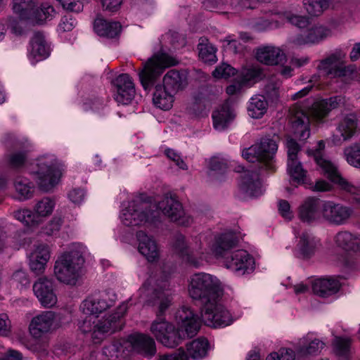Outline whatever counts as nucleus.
I'll use <instances>...</instances> for the list:
<instances>
[{
	"label": "nucleus",
	"mask_w": 360,
	"mask_h": 360,
	"mask_svg": "<svg viewBox=\"0 0 360 360\" xmlns=\"http://www.w3.org/2000/svg\"><path fill=\"white\" fill-rule=\"evenodd\" d=\"M139 302L149 305H158L157 317L150 326V332L165 347L174 348L181 342L179 331L167 321L163 313L172 303V293L166 281L161 284L150 277L138 290Z\"/></svg>",
	"instance_id": "obj_1"
},
{
	"label": "nucleus",
	"mask_w": 360,
	"mask_h": 360,
	"mask_svg": "<svg viewBox=\"0 0 360 360\" xmlns=\"http://www.w3.org/2000/svg\"><path fill=\"white\" fill-rule=\"evenodd\" d=\"M340 101V98L337 96L317 101L308 112L297 106L292 108L290 110V122L294 134L300 140L307 139L310 135L309 115L314 120L321 121L339 106Z\"/></svg>",
	"instance_id": "obj_2"
},
{
	"label": "nucleus",
	"mask_w": 360,
	"mask_h": 360,
	"mask_svg": "<svg viewBox=\"0 0 360 360\" xmlns=\"http://www.w3.org/2000/svg\"><path fill=\"white\" fill-rule=\"evenodd\" d=\"M86 248L74 244L71 249L61 255L55 262L54 274L61 283L75 285L80 277L84 264Z\"/></svg>",
	"instance_id": "obj_3"
},
{
	"label": "nucleus",
	"mask_w": 360,
	"mask_h": 360,
	"mask_svg": "<svg viewBox=\"0 0 360 360\" xmlns=\"http://www.w3.org/2000/svg\"><path fill=\"white\" fill-rule=\"evenodd\" d=\"M188 292L191 299L200 302L203 307L210 302L219 300L222 295V288L216 276L200 272L191 276Z\"/></svg>",
	"instance_id": "obj_4"
},
{
	"label": "nucleus",
	"mask_w": 360,
	"mask_h": 360,
	"mask_svg": "<svg viewBox=\"0 0 360 360\" xmlns=\"http://www.w3.org/2000/svg\"><path fill=\"white\" fill-rule=\"evenodd\" d=\"M127 310V304L122 303L117 307L115 313L108 317L98 319V316L89 315L79 323V328L83 333H90L94 342H100L105 334L121 330L120 320Z\"/></svg>",
	"instance_id": "obj_5"
},
{
	"label": "nucleus",
	"mask_w": 360,
	"mask_h": 360,
	"mask_svg": "<svg viewBox=\"0 0 360 360\" xmlns=\"http://www.w3.org/2000/svg\"><path fill=\"white\" fill-rule=\"evenodd\" d=\"M324 148V141H319L316 149L311 151L317 165L324 174L335 183L341 190L349 193L356 202L360 203V184H354L341 176L337 167L323 156Z\"/></svg>",
	"instance_id": "obj_6"
},
{
	"label": "nucleus",
	"mask_w": 360,
	"mask_h": 360,
	"mask_svg": "<svg viewBox=\"0 0 360 360\" xmlns=\"http://www.w3.org/2000/svg\"><path fill=\"white\" fill-rule=\"evenodd\" d=\"M61 166V162L53 155H43L37 160L31 174L41 190L48 192L58 184Z\"/></svg>",
	"instance_id": "obj_7"
},
{
	"label": "nucleus",
	"mask_w": 360,
	"mask_h": 360,
	"mask_svg": "<svg viewBox=\"0 0 360 360\" xmlns=\"http://www.w3.org/2000/svg\"><path fill=\"white\" fill-rule=\"evenodd\" d=\"M278 150L276 141L271 137L266 136L260 141L244 149L243 157L248 162H257L258 170L262 169L271 170L274 169L273 160Z\"/></svg>",
	"instance_id": "obj_8"
},
{
	"label": "nucleus",
	"mask_w": 360,
	"mask_h": 360,
	"mask_svg": "<svg viewBox=\"0 0 360 360\" xmlns=\"http://www.w3.org/2000/svg\"><path fill=\"white\" fill-rule=\"evenodd\" d=\"M204 235H199L187 243L185 237L181 234H177L174 237L173 243L174 249L191 265L195 268L202 264L205 250L203 240Z\"/></svg>",
	"instance_id": "obj_9"
},
{
	"label": "nucleus",
	"mask_w": 360,
	"mask_h": 360,
	"mask_svg": "<svg viewBox=\"0 0 360 360\" xmlns=\"http://www.w3.org/2000/svg\"><path fill=\"white\" fill-rule=\"evenodd\" d=\"M174 58L166 55H155L148 60L139 72V79L145 90H150L164 70L176 65Z\"/></svg>",
	"instance_id": "obj_10"
},
{
	"label": "nucleus",
	"mask_w": 360,
	"mask_h": 360,
	"mask_svg": "<svg viewBox=\"0 0 360 360\" xmlns=\"http://www.w3.org/2000/svg\"><path fill=\"white\" fill-rule=\"evenodd\" d=\"M218 301L210 302L201 309L202 320L205 325L213 328L226 327L233 321L230 312Z\"/></svg>",
	"instance_id": "obj_11"
},
{
	"label": "nucleus",
	"mask_w": 360,
	"mask_h": 360,
	"mask_svg": "<svg viewBox=\"0 0 360 360\" xmlns=\"http://www.w3.org/2000/svg\"><path fill=\"white\" fill-rule=\"evenodd\" d=\"M120 345L127 350L151 358L156 354V345L154 339L148 335L140 333L131 334L120 342Z\"/></svg>",
	"instance_id": "obj_12"
},
{
	"label": "nucleus",
	"mask_w": 360,
	"mask_h": 360,
	"mask_svg": "<svg viewBox=\"0 0 360 360\" xmlns=\"http://www.w3.org/2000/svg\"><path fill=\"white\" fill-rule=\"evenodd\" d=\"M321 222L335 226L347 224L354 213L351 207L333 201L324 202L321 205Z\"/></svg>",
	"instance_id": "obj_13"
},
{
	"label": "nucleus",
	"mask_w": 360,
	"mask_h": 360,
	"mask_svg": "<svg viewBox=\"0 0 360 360\" xmlns=\"http://www.w3.org/2000/svg\"><path fill=\"white\" fill-rule=\"evenodd\" d=\"M157 207L171 221L179 224L188 226L193 221L192 218L185 213L181 202L174 197L165 195L158 202Z\"/></svg>",
	"instance_id": "obj_14"
},
{
	"label": "nucleus",
	"mask_w": 360,
	"mask_h": 360,
	"mask_svg": "<svg viewBox=\"0 0 360 360\" xmlns=\"http://www.w3.org/2000/svg\"><path fill=\"white\" fill-rule=\"evenodd\" d=\"M258 0H205L203 6L207 10L218 9L223 13H239L245 9H254Z\"/></svg>",
	"instance_id": "obj_15"
},
{
	"label": "nucleus",
	"mask_w": 360,
	"mask_h": 360,
	"mask_svg": "<svg viewBox=\"0 0 360 360\" xmlns=\"http://www.w3.org/2000/svg\"><path fill=\"white\" fill-rule=\"evenodd\" d=\"M223 259L225 266L239 276L250 274L255 269L254 259L243 250L234 251Z\"/></svg>",
	"instance_id": "obj_16"
},
{
	"label": "nucleus",
	"mask_w": 360,
	"mask_h": 360,
	"mask_svg": "<svg viewBox=\"0 0 360 360\" xmlns=\"http://www.w3.org/2000/svg\"><path fill=\"white\" fill-rule=\"evenodd\" d=\"M151 207V203L146 200L143 195L136 197L130 202L128 206L122 210L120 219L122 223L126 226H139L146 223L147 217L144 215H138L133 217V214H137V212L143 210H148Z\"/></svg>",
	"instance_id": "obj_17"
},
{
	"label": "nucleus",
	"mask_w": 360,
	"mask_h": 360,
	"mask_svg": "<svg viewBox=\"0 0 360 360\" xmlns=\"http://www.w3.org/2000/svg\"><path fill=\"white\" fill-rule=\"evenodd\" d=\"M321 205L318 198H306L298 207L297 217L303 223L314 224L321 222Z\"/></svg>",
	"instance_id": "obj_18"
},
{
	"label": "nucleus",
	"mask_w": 360,
	"mask_h": 360,
	"mask_svg": "<svg viewBox=\"0 0 360 360\" xmlns=\"http://www.w3.org/2000/svg\"><path fill=\"white\" fill-rule=\"evenodd\" d=\"M33 292L39 302L45 307H51L57 302L51 280L46 277L39 278L33 285Z\"/></svg>",
	"instance_id": "obj_19"
},
{
	"label": "nucleus",
	"mask_w": 360,
	"mask_h": 360,
	"mask_svg": "<svg viewBox=\"0 0 360 360\" xmlns=\"http://www.w3.org/2000/svg\"><path fill=\"white\" fill-rule=\"evenodd\" d=\"M56 314L51 311H44L34 316L30 325V331L35 338H41L55 326Z\"/></svg>",
	"instance_id": "obj_20"
},
{
	"label": "nucleus",
	"mask_w": 360,
	"mask_h": 360,
	"mask_svg": "<svg viewBox=\"0 0 360 360\" xmlns=\"http://www.w3.org/2000/svg\"><path fill=\"white\" fill-rule=\"evenodd\" d=\"M359 120L354 114L346 115L339 123L337 131L339 134L333 135V142L335 145H341L342 142L349 140L356 132Z\"/></svg>",
	"instance_id": "obj_21"
},
{
	"label": "nucleus",
	"mask_w": 360,
	"mask_h": 360,
	"mask_svg": "<svg viewBox=\"0 0 360 360\" xmlns=\"http://www.w3.org/2000/svg\"><path fill=\"white\" fill-rule=\"evenodd\" d=\"M176 319L181 323V327L184 329L187 336H195L200 329L201 321L199 316L189 307H182L176 314Z\"/></svg>",
	"instance_id": "obj_22"
},
{
	"label": "nucleus",
	"mask_w": 360,
	"mask_h": 360,
	"mask_svg": "<svg viewBox=\"0 0 360 360\" xmlns=\"http://www.w3.org/2000/svg\"><path fill=\"white\" fill-rule=\"evenodd\" d=\"M257 169V167L251 171H246L240 184V190L250 197H258L264 192Z\"/></svg>",
	"instance_id": "obj_23"
},
{
	"label": "nucleus",
	"mask_w": 360,
	"mask_h": 360,
	"mask_svg": "<svg viewBox=\"0 0 360 360\" xmlns=\"http://www.w3.org/2000/svg\"><path fill=\"white\" fill-rule=\"evenodd\" d=\"M139 242V252L143 255L149 262H153L159 259V249L155 240L143 231L136 233Z\"/></svg>",
	"instance_id": "obj_24"
},
{
	"label": "nucleus",
	"mask_w": 360,
	"mask_h": 360,
	"mask_svg": "<svg viewBox=\"0 0 360 360\" xmlns=\"http://www.w3.org/2000/svg\"><path fill=\"white\" fill-rule=\"evenodd\" d=\"M256 58L259 62L268 65H278L286 60L283 51L274 46L258 48L256 51Z\"/></svg>",
	"instance_id": "obj_25"
},
{
	"label": "nucleus",
	"mask_w": 360,
	"mask_h": 360,
	"mask_svg": "<svg viewBox=\"0 0 360 360\" xmlns=\"http://www.w3.org/2000/svg\"><path fill=\"white\" fill-rule=\"evenodd\" d=\"M49 259V247L44 244L37 245L30 257V269L37 275L43 274Z\"/></svg>",
	"instance_id": "obj_26"
},
{
	"label": "nucleus",
	"mask_w": 360,
	"mask_h": 360,
	"mask_svg": "<svg viewBox=\"0 0 360 360\" xmlns=\"http://www.w3.org/2000/svg\"><path fill=\"white\" fill-rule=\"evenodd\" d=\"M105 296L100 297H89L85 299L80 305V309L83 314L97 316L107 309L113 305L112 300H108Z\"/></svg>",
	"instance_id": "obj_27"
},
{
	"label": "nucleus",
	"mask_w": 360,
	"mask_h": 360,
	"mask_svg": "<svg viewBox=\"0 0 360 360\" xmlns=\"http://www.w3.org/2000/svg\"><path fill=\"white\" fill-rule=\"evenodd\" d=\"M238 240L232 232L222 233L215 238L212 246V251L218 257L224 258L229 255V251L237 245Z\"/></svg>",
	"instance_id": "obj_28"
},
{
	"label": "nucleus",
	"mask_w": 360,
	"mask_h": 360,
	"mask_svg": "<svg viewBox=\"0 0 360 360\" xmlns=\"http://www.w3.org/2000/svg\"><path fill=\"white\" fill-rule=\"evenodd\" d=\"M340 288L338 280L333 278H320L312 283L313 292L321 297H327L337 293Z\"/></svg>",
	"instance_id": "obj_29"
},
{
	"label": "nucleus",
	"mask_w": 360,
	"mask_h": 360,
	"mask_svg": "<svg viewBox=\"0 0 360 360\" xmlns=\"http://www.w3.org/2000/svg\"><path fill=\"white\" fill-rule=\"evenodd\" d=\"M331 30L323 25H315L309 28L304 34L296 38L298 44H316L331 35Z\"/></svg>",
	"instance_id": "obj_30"
},
{
	"label": "nucleus",
	"mask_w": 360,
	"mask_h": 360,
	"mask_svg": "<svg viewBox=\"0 0 360 360\" xmlns=\"http://www.w3.org/2000/svg\"><path fill=\"white\" fill-rule=\"evenodd\" d=\"M31 49L30 51V57L36 60H41L47 58L50 53L44 37L39 32L34 33L30 41Z\"/></svg>",
	"instance_id": "obj_31"
},
{
	"label": "nucleus",
	"mask_w": 360,
	"mask_h": 360,
	"mask_svg": "<svg viewBox=\"0 0 360 360\" xmlns=\"http://www.w3.org/2000/svg\"><path fill=\"white\" fill-rule=\"evenodd\" d=\"M174 95V93L163 86L157 85L153 93V102L157 108L168 110L172 107Z\"/></svg>",
	"instance_id": "obj_32"
},
{
	"label": "nucleus",
	"mask_w": 360,
	"mask_h": 360,
	"mask_svg": "<svg viewBox=\"0 0 360 360\" xmlns=\"http://www.w3.org/2000/svg\"><path fill=\"white\" fill-rule=\"evenodd\" d=\"M319 240L311 233L303 232L297 245L300 255L304 258L310 257L315 252Z\"/></svg>",
	"instance_id": "obj_33"
},
{
	"label": "nucleus",
	"mask_w": 360,
	"mask_h": 360,
	"mask_svg": "<svg viewBox=\"0 0 360 360\" xmlns=\"http://www.w3.org/2000/svg\"><path fill=\"white\" fill-rule=\"evenodd\" d=\"M121 27L118 22H108L103 18H96L94 21L95 31L100 36L115 37L120 33Z\"/></svg>",
	"instance_id": "obj_34"
},
{
	"label": "nucleus",
	"mask_w": 360,
	"mask_h": 360,
	"mask_svg": "<svg viewBox=\"0 0 360 360\" xmlns=\"http://www.w3.org/2000/svg\"><path fill=\"white\" fill-rule=\"evenodd\" d=\"M234 117L235 115L229 105H224L219 110H215L212 113L214 129L219 131L225 129Z\"/></svg>",
	"instance_id": "obj_35"
},
{
	"label": "nucleus",
	"mask_w": 360,
	"mask_h": 360,
	"mask_svg": "<svg viewBox=\"0 0 360 360\" xmlns=\"http://www.w3.org/2000/svg\"><path fill=\"white\" fill-rule=\"evenodd\" d=\"M268 103L264 96L256 95L251 98L248 107V115L255 119L262 117L266 112Z\"/></svg>",
	"instance_id": "obj_36"
},
{
	"label": "nucleus",
	"mask_w": 360,
	"mask_h": 360,
	"mask_svg": "<svg viewBox=\"0 0 360 360\" xmlns=\"http://www.w3.org/2000/svg\"><path fill=\"white\" fill-rule=\"evenodd\" d=\"M55 14L53 7L48 3H43L39 6H35L30 20L37 24H42L52 19Z\"/></svg>",
	"instance_id": "obj_37"
},
{
	"label": "nucleus",
	"mask_w": 360,
	"mask_h": 360,
	"mask_svg": "<svg viewBox=\"0 0 360 360\" xmlns=\"http://www.w3.org/2000/svg\"><path fill=\"white\" fill-rule=\"evenodd\" d=\"M184 79L176 70H169L163 77V86L175 94L182 88Z\"/></svg>",
	"instance_id": "obj_38"
},
{
	"label": "nucleus",
	"mask_w": 360,
	"mask_h": 360,
	"mask_svg": "<svg viewBox=\"0 0 360 360\" xmlns=\"http://www.w3.org/2000/svg\"><path fill=\"white\" fill-rule=\"evenodd\" d=\"M334 240L338 246L346 250H354L359 242L358 237L347 231L338 232Z\"/></svg>",
	"instance_id": "obj_39"
},
{
	"label": "nucleus",
	"mask_w": 360,
	"mask_h": 360,
	"mask_svg": "<svg viewBox=\"0 0 360 360\" xmlns=\"http://www.w3.org/2000/svg\"><path fill=\"white\" fill-rule=\"evenodd\" d=\"M187 352L192 359H199L206 356L208 342L205 339H197L186 345Z\"/></svg>",
	"instance_id": "obj_40"
},
{
	"label": "nucleus",
	"mask_w": 360,
	"mask_h": 360,
	"mask_svg": "<svg viewBox=\"0 0 360 360\" xmlns=\"http://www.w3.org/2000/svg\"><path fill=\"white\" fill-rule=\"evenodd\" d=\"M345 56V53L340 51H336L321 60L318 68L319 70H323L326 74L331 75L333 73L332 70L338 68L342 63Z\"/></svg>",
	"instance_id": "obj_41"
},
{
	"label": "nucleus",
	"mask_w": 360,
	"mask_h": 360,
	"mask_svg": "<svg viewBox=\"0 0 360 360\" xmlns=\"http://www.w3.org/2000/svg\"><path fill=\"white\" fill-rule=\"evenodd\" d=\"M15 188L20 200H27L32 197L34 186L28 179L18 177L15 181Z\"/></svg>",
	"instance_id": "obj_42"
},
{
	"label": "nucleus",
	"mask_w": 360,
	"mask_h": 360,
	"mask_svg": "<svg viewBox=\"0 0 360 360\" xmlns=\"http://www.w3.org/2000/svg\"><path fill=\"white\" fill-rule=\"evenodd\" d=\"M288 171L294 181L297 184L305 182L307 172L303 169L302 165L298 159L288 161Z\"/></svg>",
	"instance_id": "obj_43"
},
{
	"label": "nucleus",
	"mask_w": 360,
	"mask_h": 360,
	"mask_svg": "<svg viewBox=\"0 0 360 360\" xmlns=\"http://www.w3.org/2000/svg\"><path fill=\"white\" fill-rule=\"evenodd\" d=\"M32 0H13V9L20 18L30 20L34 8Z\"/></svg>",
	"instance_id": "obj_44"
},
{
	"label": "nucleus",
	"mask_w": 360,
	"mask_h": 360,
	"mask_svg": "<svg viewBox=\"0 0 360 360\" xmlns=\"http://www.w3.org/2000/svg\"><path fill=\"white\" fill-rule=\"evenodd\" d=\"M199 56L205 63H215L217 61V49L207 39H201L198 46Z\"/></svg>",
	"instance_id": "obj_45"
},
{
	"label": "nucleus",
	"mask_w": 360,
	"mask_h": 360,
	"mask_svg": "<svg viewBox=\"0 0 360 360\" xmlns=\"http://www.w3.org/2000/svg\"><path fill=\"white\" fill-rule=\"evenodd\" d=\"M344 157L347 162L356 168L360 169V143H354L345 148Z\"/></svg>",
	"instance_id": "obj_46"
},
{
	"label": "nucleus",
	"mask_w": 360,
	"mask_h": 360,
	"mask_svg": "<svg viewBox=\"0 0 360 360\" xmlns=\"http://www.w3.org/2000/svg\"><path fill=\"white\" fill-rule=\"evenodd\" d=\"M304 8L312 16L320 15L329 6V0H303Z\"/></svg>",
	"instance_id": "obj_47"
},
{
	"label": "nucleus",
	"mask_w": 360,
	"mask_h": 360,
	"mask_svg": "<svg viewBox=\"0 0 360 360\" xmlns=\"http://www.w3.org/2000/svg\"><path fill=\"white\" fill-rule=\"evenodd\" d=\"M55 202L49 198H44L35 205L34 210L36 216L39 217V223L41 218L47 217L53 212Z\"/></svg>",
	"instance_id": "obj_48"
},
{
	"label": "nucleus",
	"mask_w": 360,
	"mask_h": 360,
	"mask_svg": "<svg viewBox=\"0 0 360 360\" xmlns=\"http://www.w3.org/2000/svg\"><path fill=\"white\" fill-rule=\"evenodd\" d=\"M351 342L352 340L349 338L336 336L333 342L335 354L347 357L350 352Z\"/></svg>",
	"instance_id": "obj_49"
},
{
	"label": "nucleus",
	"mask_w": 360,
	"mask_h": 360,
	"mask_svg": "<svg viewBox=\"0 0 360 360\" xmlns=\"http://www.w3.org/2000/svg\"><path fill=\"white\" fill-rule=\"evenodd\" d=\"M14 217L27 226H34L39 224V217L30 210H20L14 212Z\"/></svg>",
	"instance_id": "obj_50"
},
{
	"label": "nucleus",
	"mask_w": 360,
	"mask_h": 360,
	"mask_svg": "<svg viewBox=\"0 0 360 360\" xmlns=\"http://www.w3.org/2000/svg\"><path fill=\"white\" fill-rule=\"evenodd\" d=\"M325 344L320 340L314 339L307 346H302L297 350V355L304 356L307 354H317L323 348Z\"/></svg>",
	"instance_id": "obj_51"
},
{
	"label": "nucleus",
	"mask_w": 360,
	"mask_h": 360,
	"mask_svg": "<svg viewBox=\"0 0 360 360\" xmlns=\"http://www.w3.org/2000/svg\"><path fill=\"white\" fill-rule=\"evenodd\" d=\"M135 96V90H132L130 88L123 89L120 85V88H115L114 94L115 100L119 103L122 105L129 104Z\"/></svg>",
	"instance_id": "obj_52"
},
{
	"label": "nucleus",
	"mask_w": 360,
	"mask_h": 360,
	"mask_svg": "<svg viewBox=\"0 0 360 360\" xmlns=\"http://www.w3.org/2000/svg\"><path fill=\"white\" fill-rule=\"evenodd\" d=\"M27 159L26 150L15 151L8 156V162L11 167L19 168L26 163Z\"/></svg>",
	"instance_id": "obj_53"
},
{
	"label": "nucleus",
	"mask_w": 360,
	"mask_h": 360,
	"mask_svg": "<svg viewBox=\"0 0 360 360\" xmlns=\"http://www.w3.org/2000/svg\"><path fill=\"white\" fill-rule=\"evenodd\" d=\"M241 75L243 82H257L264 77L262 70L256 66L245 69Z\"/></svg>",
	"instance_id": "obj_54"
},
{
	"label": "nucleus",
	"mask_w": 360,
	"mask_h": 360,
	"mask_svg": "<svg viewBox=\"0 0 360 360\" xmlns=\"http://www.w3.org/2000/svg\"><path fill=\"white\" fill-rule=\"evenodd\" d=\"M11 281L13 284L20 289L27 288L30 283L27 273L22 269H18L13 274Z\"/></svg>",
	"instance_id": "obj_55"
},
{
	"label": "nucleus",
	"mask_w": 360,
	"mask_h": 360,
	"mask_svg": "<svg viewBox=\"0 0 360 360\" xmlns=\"http://www.w3.org/2000/svg\"><path fill=\"white\" fill-rule=\"evenodd\" d=\"M281 18L285 19L288 22L299 28L307 27L309 23L308 18L292 13H288L281 14Z\"/></svg>",
	"instance_id": "obj_56"
},
{
	"label": "nucleus",
	"mask_w": 360,
	"mask_h": 360,
	"mask_svg": "<svg viewBox=\"0 0 360 360\" xmlns=\"http://www.w3.org/2000/svg\"><path fill=\"white\" fill-rule=\"evenodd\" d=\"M266 360H295V353L290 349L283 348L278 352H272Z\"/></svg>",
	"instance_id": "obj_57"
},
{
	"label": "nucleus",
	"mask_w": 360,
	"mask_h": 360,
	"mask_svg": "<svg viewBox=\"0 0 360 360\" xmlns=\"http://www.w3.org/2000/svg\"><path fill=\"white\" fill-rule=\"evenodd\" d=\"M236 73V70L230 65L223 63L217 66L212 72V75L216 78H227Z\"/></svg>",
	"instance_id": "obj_58"
},
{
	"label": "nucleus",
	"mask_w": 360,
	"mask_h": 360,
	"mask_svg": "<svg viewBox=\"0 0 360 360\" xmlns=\"http://www.w3.org/2000/svg\"><path fill=\"white\" fill-rule=\"evenodd\" d=\"M115 88H120V85L121 88L123 89H127V88H130L132 90H135L134 82L131 78L127 74H121L118 77H117L113 82Z\"/></svg>",
	"instance_id": "obj_59"
},
{
	"label": "nucleus",
	"mask_w": 360,
	"mask_h": 360,
	"mask_svg": "<svg viewBox=\"0 0 360 360\" xmlns=\"http://www.w3.org/2000/svg\"><path fill=\"white\" fill-rule=\"evenodd\" d=\"M228 167V160L225 158L214 156L209 162V168L214 172H224Z\"/></svg>",
	"instance_id": "obj_60"
},
{
	"label": "nucleus",
	"mask_w": 360,
	"mask_h": 360,
	"mask_svg": "<svg viewBox=\"0 0 360 360\" xmlns=\"http://www.w3.org/2000/svg\"><path fill=\"white\" fill-rule=\"evenodd\" d=\"M77 24L76 20L71 14L64 15L58 25V30L60 32H70Z\"/></svg>",
	"instance_id": "obj_61"
},
{
	"label": "nucleus",
	"mask_w": 360,
	"mask_h": 360,
	"mask_svg": "<svg viewBox=\"0 0 360 360\" xmlns=\"http://www.w3.org/2000/svg\"><path fill=\"white\" fill-rule=\"evenodd\" d=\"M279 214L286 220L290 221L294 217L290 203L285 200H280L278 202Z\"/></svg>",
	"instance_id": "obj_62"
},
{
	"label": "nucleus",
	"mask_w": 360,
	"mask_h": 360,
	"mask_svg": "<svg viewBox=\"0 0 360 360\" xmlns=\"http://www.w3.org/2000/svg\"><path fill=\"white\" fill-rule=\"evenodd\" d=\"M288 148V161H292L298 159L297 153L300 150L299 144L292 139H288L286 141Z\"/></svg>",
	"instance_id": "obj_63"
},
{
	"label": "nucleus",
	"mask_w": 360,
	"mask_h": 360,
	"mask_svg": "<svg viewBox=\"0 0 360 360\" xmlns=\"http://www.w3.org/2000/svg\"><path fill=\"white\" fill-rule=\"evenodd\" d=\"M188 356L181 348L170 354H165L159 356V360H188Z\"/></svg>",
	"instance_id": "obj_64"
}]
</instances>
